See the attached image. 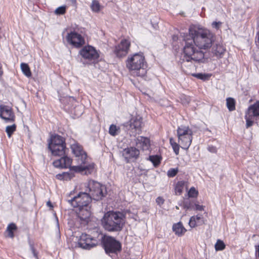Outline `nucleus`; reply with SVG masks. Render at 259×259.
<instances>
[{"label":"nucleus","instance_id":"nucleus-6","mask_svg":"<svg viewBox=\"0 0 259 259\" xmlns=\"http://www.w3.org/2000/svg\"><path fill=\"white\" fill-rule=\"evenodd\" d=\"M49 149L51 151L54 156L61 157L60 159L56 160L53 162V165L55 167L65 168L70 166L71 159L65 155L66 150V146L49 145Z\"/></svg>","mask_w":259,"mask_h":259},{"label":"nucleus","instance_id":"nucleus-52","mask_svg":"<svg viewBox=\"0 0 259 259\" xmlns=\"http://www.w3.org/2000/svg\"><path fill=\"white\" fill-rule=\"evenodd\" d=\"M47 205L48 206H49L50 207H53L52 203L50 201L47 202Z\"/></svg>","mask_w":259,"mask_h":259},{"label":"nucleus","instance_id":"nucleus-44","mask_svg":"<svg viewBox=\"0 0 259 259\" xmlns=\"http://www.w3.org/2000/svg\"><path fill=\"white\" fill-rule=\"evenodd\" d=\"M180 99L183 104H187L190 101V98L184 95H182Z\"/></svg>","mask_w":259,"mask_h":259},{"label":"nucleus","instance_id":"nucleus-34","mask_svg":"<svg viewBox=\"0 0 259 259\" xmlns=\"http://www.w3.org/2000/svg\"><path fill=\"white\" fill-rule=\"evenodd\" d=\"M181 206L186 210H190L192 209L193 205V203L190 200H186L182 202Z\"/></svg>","mask_w":259,"mask_h":259},{"label":"nucleus","instance_id":"nucleus-25","mask_svg":"<svg viewBox=\"0 0 259 259\" xmlns=\"http://www.w3.org/2000/svg\"><path fill=\"white\" fill-rule=\"evenodd\" d=\"M20 67L23 73L27 77H29L31 76V72L28 65L25 63H22Z\"/></svg>","mask_w":259,"mask_h":259},{"label":"nucleus","instance_id":"nucleus-32","mask_svg":"<svg viewBox=\"0 0 259 259\" xmlns=\"http://www.w3.org/2000/svg\"><path fill=\"white\" fill-rule=\"evenodd\" d=\"M192 76L202 80H206L210 77V75L206 73H194Z\"/></svg>","mask_w":259,"mask_h":259},{"label":"nucleus","instance_id":"nucleus-46","mask_svg":"<svg viewBox=\"0 0 259 259\" xmlns=\"http://www.w3.org/2000/svg\"><path fill=\"white\" fill-rule=\"evenodd\" d=\"M207 150L210 152L212 153H215L217 152V149L216 147L212 146V145H209L207 147Z\"/></svg>","mask_w":259,"mask_h":259},{"label":"nucleus","instance_id":"nucleus-29","mask_svg":"<svg viewBox=\"0 0 259 259\" xmlns=\"http://www.w3.org/2000/svg\"><path fill=\"white\" fill-rule=\"evenodd\" d=\"M120 132L119 127H117L114 124H111L109 129V133L112 136H115L117 135Z\"/></svg>","mask_w":259,"mask_h":259},{"label":"nucleus","instance_id":"nucleus-48","mask_svg":"<svg viewBox=\"0 0 259 259\" xmlns=\"http://www.w3.org/2000/svg\"><path fill=\"white\" fill-rule=\"evenodd\" d=\"M221 24V22H213L212 23V26L214 28H219Z\"/></svg>","mask_w":259,"mask_h":259},{"label":"nucleus","instance_id":"nucleus-8","mask_svg":"<svg viewBox=\"0 0 259 259\" xmlns=\"http://www.w3.org/2000/svg\"><path fill=\"white\" fill-rule=\"evenodd\" d=\"M91 200H100L105 196L107 191L105 186L95 181H91L88 185Z\"/></svg>","mask_w":259,"mask_h":259},{"label":"nucleus","instance_id":"nucleus-38","mask_svg":"<svg viewBox=\"0 0 259 259\" xmlns=\"http://www.w3.org/2000/svg\"><path fill=\"white\" fill-rule=\"evenodd\" d=\"M91 8H92V10L95 12H97L99 11L100 8V5L99 2L97 1L94 0L92 2V5H91Z\"/></svg>","mask_w":259,"mask_h":259},{"label":"nucleus","instance_id":"nucleus-39","mask_svg":"<svg viewBox=\"0 0 259 259\" xmlns=\"http://www.w3.org/2000/svg\"><path fill=\"white\" fill-rule=\"evenodd\" d=\"M11 109L10 106L4 105H0V113H10L11 112Z\"/></svg>","mask_w":259,"mask_h":259},{"label":"nucleus","instance_id":"nucleus-17","mask_svg":"<svg viewBox=\"0 0 259 259\" xmlns=\"http://www.w3.org/2000/svg\"><path fill=\"white\" fill-rule=\"evenodd\" d=\"M136 146L139 148H141L143 150H147L149 149L150 140L146 137H139L136 141Z\"/></svg>","mask_w":259,"mask_h":259},{"label":"nucleus","instance_id":"nucleus-51","mask_svg":"<svg viewBox=\"0 0 259 259\" xmlns=\"http://www.w3.org/2000/svg\"><path fill=\"white\" fill-rule=\"evenodd\" d=\"M8 236L9 237L13 238L14 237V234L13 232L12 231H8Z\"/></svg>","mask_w":259,"mask_h":259},{"label":"nucleus","instance_id":"nucleus-18","mask_svg":"<svg viewBox=\"0 0 259 259\" xmlns=\"http://www.w3.org/2000/svg\"><path fill=\"white\" fill-rule=\"evenodd\" d=\"M193 135L178 138V142L182 148L187 150L191 144Z\"/></svg>","mask_w":259,"mask_h":259},{"label":"nucleus","instance_id":"nucleus-4","mask_svg":"<svg viewBox=\"0 0 259 259\" xmlns=\"http://www.w3.org/2000/svg\"><path fill=\"white\" fill-rule=\"evenodd\" d=\"M71 149L79 164V165L74 166V169L77 172L83 173L85 175L91 174L94 169V164L87 163V155L83 150L81 146L75 142L71 145Z\"/></svg>","mask_w":259,"mask_h":259},{"label":"nucleus","instance_id":"nucleus-40","mask_svg":"<svg viewBox=\"0 0 259 259\" xmlns=\"http://www.w3.org/2000/svg\"><path fill=\"white\" fill-rule=\"evenodd\" d=\"M178 169L177 168H170L167 171V176L169 178H172L175 177L178 172Z\"/></svg>","mask_w":259,"mask_h":259},{"label":"nucleus","instance_id":"nucleus-53","mask_svg":"<svg viewBox=\"0 0 259 259\" xmlns=\"http://www.w3.org/2000/svg\"><path fill=\"white\" fill-rule=\"evenodd\" d=\"M256 42H257V45L259 46V32L257 33V39Z\"/></svg>","mask_w":259,"mask_h":259},{"label":"nucleus","instance_id":"nucleus-27","mask_svg":"<svg viewBox=\"0 0 259 259\" xmlns=\"http://www.w3.org/2000/svg\"><path fill=\"white\" fill-rule=\"evenodd\" d=\"M148 159L150 160L155 167L157 166L160 163V157L157 155H150Z\"/></svg>","mask_w":259,"mask_h":259},{"label":"nucleus","instance_id":"nucleus-1","mask_svg":"<svg viewBox=\"0 0 259 259\" xmlns=\"http://www.w3.org/2000/svg\"><path fill=\"white\" fill-rule=\"evenodd\" d=\"M189 35L199 49L207 50L212 46L215 36L209 30L192 25L189 28Z\"/></svg>","mask_w":259,"mask_h":259},{"label":"nucleus","instance_id":"nucleus-41","mask_svg":"<svg viewBox=\"0 0 259 259\" xmlns=\"http://www.w3.org/2000/svg\"><path fill=\"white\" fill-rule=\"evenodd\" d=\"M197 194L198 192L194 187H191L188 193L189 197H195L197 195Z\"/></svg>","mask_w":259,"mask_h":259},{"label":"nucleus","instance_id":"nucleus-35","mask_svg":"<svg viewBox=\"0 0 259 259\" xmlns=\"http://www.w3.org/2000/svg\"><path fill=\"white\" fill-rule=\"evenodd\" d=\"M16 130V125L13 124L11 125H8L6 128V132L7 133L9 137H11V135Z\"/></svg>","mask_w":259,"mask_h":259},{"label":"nucleus","instance_id":"nucleus-20","mask_svg":"<svg viewBox=\"0 0 259 259\" xmlns=\"http://www.w3.org/2000/svg\"><path fill=\"white\" fill-rule=\"evenodd\" d=\"M203 223L204 221L201 215L191 217L189 222V225L191 228H194L196 226L201 225Z\"/></svg>","mask_w":259,"mask_h":259},{"label":"nucleus","instance_id":"nucleus-54","mask_svg":"<svg viewBox=\"0 0 259 259\" xmlns=\"http://www.w3.org/2000/svg\"><path fill=\"white\" fill-rule=\"evenodd\" d=\"M176 209H179V207L176 206Z\"/></svg>","mask_w":259,"mask_h":259},{"label":"nucleus","instance_id":"nucleus-36","mask_svg":"<svg viewBox=\"0 0 259 259\" xmlns=\"http://www.w3.org/2000/svg\"><path fill=\"white\" fill-rule=\"evenodd\" d=\"M56 178L60 180H68L71 179L70 175L68 172H63L62 174L56 175Z\"/></svg>","mask_w":259,"mask_h":259},{"label":"nucleus","instance_id":"nucleus-14","mask_svg":"<svg viewBox=\"0 0 259 259\" xmlns=\"http://www.w3.org/2000/svg\"><path fill=\"white\" fill-rule=\"evenodd\" d=\"M90 209L91 207L89 205L78 208L77 217L81 222V224L85 225L88 223L91 214Z\"/></svg>","mask_w":259,"mask_h":259},{"label":"nucleus","instance_id":"nucleus-30","mask_svg":"<svg viewBox=\"0 0 259 259\" xmlns=\"http://www.w3.org/2000/svg\"><path fill=\"white\" fill-rule=\"evenodd\" d=\"M185 182L184 181H179L175 187V191L176 192L178 193L179 194H181L183 190V189L185 187Z\"/></svg>","mask_w":259,"mask_h":259},{"label":"nucleus","instance_id":"nucleus-9","mask_svg":"<svg viewBox=\"0 0 259 259\" xmlns=\"http://www.w3.org/2000/svg\"><path fill=\"white\" fill-rule=\"evenodd\" d=\"M66 201L74 208H82L89 205L91 201L90 195L87 192H80L76 196L66 199Z\"/></svg>","mask_w":259,"mask_h":259},{"label":"nucleus","instance_id":"nucleus-45","mask_svg":"<svg viewBox=\"0 0 259 259\" xmlns=\"http://www.w3.org/2000/svg\"><path fill=\"white\" fill-rule=\"evenodd\" d=\"M17 229V226L14 223L10 224L7 228V231H12L16 230Z\"/></svg>","mask_w":259,"mask_h":259},{"label":"nucleus","instance_id":"nucleus-43","mask_svg":"<svg viewBox=\"0 0 259 259\" xmlns=\"http://www.w3.org/2000/svg\"><path fill=\"white\" fill-rule=\"evenodd\" d=\"M28 242H29V246H30V249L33 255V256L35 258H36V259H38L37 254L36 250L34 249L33 243L31 242V241L30 240H28Z\"/></svg>","mask_w":259,"mask_h":259},{"label":"nucleus","instance_id":"nucleus-37","mask_svg":"<svg viewBox=\"0 0 259 259\" xmlns=\"http://www.w3.org/2000/svg\"><path fill=\"white\" fill-rule=\"evenodd\" d=\"M225 244L223 241L218 240L215 244V249L217 251L223 250L225 248Z\"/></svg>","mask_w":259,"mask_h":259},{"label":"nucleus","instance_id":"nucleus-16","mask_svg":"<svg viewBox=\"0 0 259 259\" xmlns=\"http://www.w3.org/2000/svg\"><path fill=\"white\" fill-rule=\"evenodd\" d=\"M143 123V119L140 114L132 115V117L128 122L126 123L131 129H134L136 131H140L142 124Z\"/></svg>","mask_w":259,"mask_h":259},{"label":"nucleus","instance_id":"nucleus-31","mask_svg":"<svg viewBox=\"0 0 259 259\" xmlns=\"http://www.w3.org/2000/svg\"><path fill=\"white\" fill-rule=\"evenodd\" d=\"M250 113H259V101H256L254 104L251 105L248 108Z\"/></svg>","mask_w":259,"mask_h":259},{"label":"nucleus","instance_id":"nucleus-49","mask_svg":"<svg viewBox=\"0 0 259 259\" xmlns=\"http://www.w3.org/2000/svg\"><path fill=\"white\" fill-rule=\"evenodd\" d=\"M195 209L197 210L202 211L203 210V206L195 204Z\"/></svg>","mask_w":259,"mask_h":259},{"label":"nucleus","instance_id":"nucleus-13","mask_svg":"<svg viewBox=\"0 0 259 259\" xmlns=\"http://www.w3.org/2000/svg\"><path fill=\"white\" fill-rule=\"evenodd\" d=\"M93 239L90 235L86 234H82L78 242L79 246L85 249H90L96 246L95 243L92 242Z\"/></svg>","mask_w":259,"mask_h":259},{"label":"nucleus","instance_id":"nucleus-12","mask_svg":"<svg viewBox=\"0 0 259 259\" xmlns=\"http://www.w3.org/2000/svg\"><path fill=\"white\" fill-rule=\"evenodd\" d=\"M131 45L130 42L127 39H123L114 49V53L118 57H122L128 53Z\"/></svg>","mask_w":259,"mask_h":259},{"label":"nucleus","instance_id":"nucleus-24","mask_svg":"<svg viewBox=\"0 0 259 259\" xmlns=\"http://www.w3.org/2000/svg\"><path fill=\"white\" fill-rule=\"evenodd\" d=\"M258 116H259V114H245V119L246 122V128L252 126L254 122L257 120Z\"/></svg>","mask_w":259,"mask_h":259},{"label":"nucleus","instance_id":"nucleus-50","mask_svg":"<svg viewBox=\"0 0 259 259\" xmlns=\"http://www.w3.org/2000/svg\"><path fill=\"white\" fill-rule=\"evenodd\" d=\"M255 254L259 258V244L255 246Z\"/></svg>","mask_w":259,"mask_h":259},{"label":"nucleus","instance_id":"nucleus-15","mask_svg":"<svg viewBox=\"0 0 259 259\" xmlns=\"http://www.w3.org/2000/svg\"><path fill=\"white\" fill-rule=\"evenodd\" d=\"M140 154L139 150L135 147H131L123 150L122 155L127 163L130 162L132 158L137 159Z\"/></svg>","mask_w":259,"mask_h":259},{"label":"nucleus","instance_id":"nucleus-22","mask_svg":"<svg viewBox=\"0 0 259 259\" xmlns=\"http://www.w3.org/2000/svg\"><path fill=\"white\" fill-rule=\"evenodd\" d=\"M49 145L53 146H66L65 139L61 136L56 135L51 140V143Z\"/></svg>","mask_w":259,"mask_h":259},{"label":"nucleus","instance_id":"nucleus-19","mask_svg":"<svg viewBox=\"0 0 259 259\" xmlns=\"http://www.w3.org/2000/svg\"><path fill=\"white\" fill-rule=\"evenodd\" d=\"M178 137H183L185 136H190L193 135V132L188 126L182 125L178 127L177 129Z\"/></svg>","mask_w":259,"mask_h":259},{"label":"nucleus","instance_id":"nucleus-7","mask_svg":"<svg viewBox=\"0 0 259 259\" xmlns=\"http://www.w3.org/2000/svg\"><path fill=\"white\" fill-rule=\"evenodd\" d=\"M101 243L105 252L108 254H117L121 250V244L113 237L106 235L102 236Z\"/></svg>","mask_w":259,"mask_h":259},{"label":"nucleus","instance_id":"nucleus-21","mask_svg":"<svg viewBox=\"0 0 259 259\" xmlns=\"http://www.w3.org/2000/svg\"><path fill=\"white\" fill-rule=\"evenodd\" d=\"M172 230L175 233L179 236L184 235L187 231V230L184 228L182 223L180 222L173 225Z\"/></svg>","mask_w":259,"mask_h":259},{"label":"nucleus","instance_id":"nucleus-28","mask_svg":"<svg viewBox=\"0 0 259 259\" xmlns=\"http://www.w3.org/2000/svg\"><path fill=\"white\" fill-rule=\"evenodd\" d=\"M227 106L230 111H232L235 109V101L233 98H228L226 100Z\"/></svg>","mask_w":259,"mask_h":259},{"label":"nucleus","instance_id":"nucleus-42","mask_svg":"<svg viewBox=\"0 0 259 259\" xmlns=\"http://www.w3.org/2000/svg\"><path fill=\"white\" fill-rule=\"evenodd\" d=\"M66 12V7L61 6L57 8L55 10V13L58 15L64 14Z\"/></svg>","mask_w":259,"mask_h":259},{"label":"nucleus","instance_id":"nucleus-23","mask_svg":"<svg viewBox=\"0 0 259 259\" xmlns=\"http://www.w3.org/2000/svg\"><path fill=\"white\" fill-rule=\"evenodd\" d=\"M225 49L223 46L219 44L214 46L212 48V53L217 58H221L224 53Z\"/></svg>","mask_w":259,"mask_h":259},{"label":"nucleus","instance_id":"nucleus-11","mask_svg":"<svg viewBox=\"0 0 259 259\" xmlns=\"http://www.w3.org/2000/svg\"><path fill=\"white\" fill-rule=\"evenodd\" d=\"M66 39L68 42L76 48L80 47L84 44V38L80 34L75 32L68 33Z\"/></svg>","mask_w":259,"mask_h":259},{"label":"nucleus","instance_id":"nucleus-3","mask_svg":"<svg viewBox=\"0 0 259 259\" xmlns=\"http://www.w3.org/2000/svg\"><path fill=\"white\" fill-rule=\"evenodd\" d=\"M126 66L134 76L143 77L147 73V64L143 53H136L128 56Z\"/></svg>","mask_w":259,"mask_h":259},{"label":"nucleus","instance_id":"nucleus-26","mask_svg":"<svg viewBox=\"0 0 259 259\" xmlns=\"http://www.w3.org/2000/svg\"><path fill=\"white\" fill-rule=\"evenodd\" d=\"M0 117L7 123L13 122L15 119V114H0Z\"/></svg>","mask_w":259,"mask_h":259},{"label":"nucleus","instance_id":"nucleus-33","mask_svg":"<svg viewBox=\"0 0 259 259\" xmlns=\"http://www.w3.org/2000/svg\"><path fill=\"white\" fill-rule=\"evenodd\" d=\"M170 144L172 147L174 152L177 155L179 153L180 144L175 142L172 138L169 140Z\"/></svg>","mask_w":259,"mask_h":259},{"label":"nucleus","instance_id":"nucleus-10","mask_svg":"<svg viewBox=\"0 0 259 259\" xmlns=\"http://www.w3.org/2000/svg\"><path fill=\"white\" fill-rule=\"evenodd\" d=\"M79 53L82 58L90 61H94L99 57V55L95 49L90 46L84 47L80 51Z\"/></svg>","mask_w":259,"mask_h":259},{"label":"nucleus","instance_id":"nucleus-5","mask_svg":"<svg viewBox=\"0 0 259 259\" xmlns=\"http://www.w3.org/2000/svg\"><path fill=\"white\" fill-rule=\"evenodd\" d=\"M185 46L184 48V56L182 63V65L186 66V63L189 62H202L204 60V54L201 51L198 50L195 46L194 41L192 37L188 38L184 36Z\"/></svg>","mask_w":259,"mask_h":259},{"label":"nucleus","instance_id":"nucleus-2","mask_svg":"<svg viewBox=\"0 0 259 259\" xmlns=\"http://www.w3.org/2000/svg\"><path fill=\"white\" fill-rule=\"evenodd\" d=\"M125 216L120 211H109L104 214L101 220L104 229L111 232L120 231L124 225Z\"/></svg>","mask_w":259,"mask_h":259},{"label":"nucleus","instance_id":"nucleus-47","mask_svg":"<svg viewBox=\"0 0 259 259\" xmlns=\"http://www.w3.org/2000/svg\"><path fill=\"white\" fill-rule=\"evenodd\" d=\"M156 202L157 205L161 206L164 202V199L161 196L158 197L156 199Z\"/></svg>","mask_w":259,"mask_h":259}]
</instances>
